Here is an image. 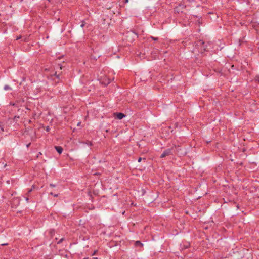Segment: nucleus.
Wrapping results in <instances>:
<instances>
[{"label": "nucleus", "instance_id": "f257e3e1", "mask_svg": "<svg viewBox=\"0 0 259 259\" xmlns=\"http://www.w3.org/2000/svg\"><path fill=\"white\" fill-rule=\"evenodd\" d=\"M98 80L101 84L104 85H107L111 81V79L106 75H103L100 76L99 78H98Z\"/></svg>", "mask_w": 259, "mask_h": 259}, {"label": "nucleus", "instance_id": "f03ea898", "mask_svg": "<svg viewBox=\"0 0 259 259\" xmlns=\"http://www.w3.org/2000/svg\"><path fill=\"white\" fill-rule=\"evenodd\" d=\"M172 150V149H166L161 155L160 157L161 158H163V157H165V156H166L167 155H170V154H171V150Z\"/></svg>", "mask_w": 259, "mask_h": 259}, {"label": "nucleus", "instance_id": "7ed1b4c3", "mask_svg": "<svg viewBox=\"0 0 259 259\" xmlns=\"http://www.w3.org/2000/svg\"><path fill=\"white\" fill-rule=\"evenodd\" d=\"M114 115L117 116V118L119 119H121L125 117V115L122 113H115Z\"/></svg>", "mask_w": 259, "mask_h": 259}, {"label": "nucleus", "instance_id": "20e7f679", "mask_svg": "<svg viewBox=\"0 0 259 259\" xmlns=\"http://www.w3.org/2000/svg\"><path fill=\"white\" fill-rule=\"evenodd\" d=\"M55 149L56 151L59 153L61 154L62 152V148L60 146H55Z\"/></svg>", "mask_w": 259, "mask_h": 259}, {"label": "nucleus", "instance_id": "39448f33", "mask_svg": "<svg viewBox=\"0 0 259 259\" xmlns=\"http://www.w3.org/2000/svg\"><path fill=\"white\" fill-rule=\"evenodd\" d=\"M135 245L136 246H143V244L141 243L140 241H137L135 242Z\"/></svg>", "mask_w": 259, "mask_h": 259}, {"label": "nucleus", "instance_id": "423d86ee", "mask_svg": "<svg viewBox=\"0 0 259 259\" xmlns=\"http://www.w3.org/2000/svg\"><path fill=\"white\" fill-rule=\"evenodd\" d=\"M4 89L5 90H11V89L10 87L8 85H5L4 86Z\"/></svg>", "mask_w": 259, "mask_h": 259}, {"label": "nucleus", "instance_id": "0eeeda50", "mask_svg": "<svg viewBox=\"0 0 259 259\" xmlns=\"http://www.w3.org/2000/svg\"><path fill=\"white\" fill-rule=\"evenodd\" d=\"M63 65L61 64H58L57 66V68H59L60 69V70H61L63 68Z\"/></svg>", "mask_w": 259, "mask_h": 259}, {"label": "nucleus", "instance_id": "6e6552de", "mask_svg": "<svg viewBox=\"0 0 259 259\" xmlns=\"http://www.w3.org/2000/svg\"><path fill=\"white\" fill-rule=\"evenodd\" d=\"M255 80L259 83V75H256L255 76Z\"/></svg>", "mask_w": 259, "mask_h": 259}, {"label": "nucleus", "instance_id": "1a4fd4ad", "mask_svg": "<svg viewBox=\"0 0 259 259\" xmlns=\"http://www.w3.org/2000/svg\"><path fill=\"white\" fill-rule=\"evenodd\" d=\"M84 25H85V22L84 21H82V24L80 26L82 28L84 27Z\"/></svg>", "mask_w": 259, "mask_h": 259}, {"label": "nucleus", "instance_id": "9d476101", "mask_svg": "<svg viewBox=\"0 0 259 259\" xmlns=\"http://www.w3.org/2000/svg\"><path fill=\"white\" fill-rule=\"evenodd\" d=\"M50 194L53 195V196H54V197H57L58 196L57 194H53L52 192H51Z\"/></svg>", "mask_w": 259, "mask_h": 259}, {"label": "nucleus", "instance_id": "9b49d317", "mask_svg": "<svg viewBox=\"0 0 259 259\" xmlns=\"http://www.w3.org/2000/svg\"><path fill=\"white\" fill-rule=\"evenodd\" d=\"M54 75L56 76L57 78L59 77V75L57 74V72H56L55 73Z\"/></svg>", "mask_w": 259, "mask_h": 259}, {"label": "nucleus", "instance_id": "f8f14e48", "mask_svg": "<svg viewBox=\"0 0 259 259\" xmlns=\"http://www.w3.org/2000/svg\"><path fill=\"white\" fill-rule=\"evenodd\" d=\"M50 187H55V185L53 184H51L50 185Z\"/></svg>", "mask_w": 259, "mask_h": 259}, {"label": "nucleus", "instance_id": "ddd939ff", "mask_svg": "<svg viewBox=\"0 0 259 259\" xmlns=\"http://www.w3.org/2000/svg\"><path fill=\"white\" fill-rule=\"evenodd\" d=\"M141 160H142V158H140H140H139V159H138V162H141Z\"/></svg>", "mask_w": 259, "mask_h": 259}, {"label": "nucleus", "instance_id": "4468645a", "mask_svg": "<svg viewBox=\"0 0 259 259\" xmlns=\"http://www.w3.org/2000/svg\"><path fill=\"white\" fill-rule=\"evenodd\" d=\"M151 38H152L153 39H154V40H157V38H154V37H151Z\"/></svg>", "mask_w": 259, "mask_h": 259}, {"label": "nucleus", "instance_id": "2eb2a0df", "mask_svg": "<svg viewBox=\"0 0 259 259\" xmlns=\"http://www.w3.org/2000/svg\"><path fill=\"white\" fill-rule=\"evenodd\" d=\"M97 252V251H95L94 253H93V255L96 254V252Z\"/></svg>", "mask_w": 259, "mask_h": 259}, {"label": "nucleus", "instance_id": "dca6fc26", "mask_svg": "<svg viewBox=\"0 0 259 259\" xmlns=\"http://www.w3.org/2000/svg\"><path fill=\"white\" fill-rule=\"evenodd\" d=\"M129 0H125L124 3H127Z\"/></svg>", "mask_w": 259, "mask_h": 259}, {"label": "nucleus", "instance_id": "f3484780", "mask_svg": "<svg viewBox=\"0 0 259 259\" xmlns=\"http://www.w3.org/2000/svg\"><path fill=\"white\" fill-rule=\"evenodd\" d=\"M20 38H21V37H20V36L18 37L17 38V39H17V40H18V39H20Z\"/></svg>", "mask_w": 259, "mask_h": 259}, {"label": "nucleus", "instance_id": "a211bd4d", "mask_svg": "<svg viewBox=\"0 0 259 259\" xmlns=\"http://www.w3.org/2000/svg\"><path fill=\"white\" fill-rule=\"evenodd\" d=\"M6 166H7V164H5V165H4V167H6Z\"/></svg>", "mask_w": 259, "mask_h": 259}, {"label": "nucleus", "instance_id": "6ab92c4d", "mask_svg": "<svg viewBox=\"0 0 259 259\" xmlns=\"http://www.w3.org/2000/svg\"><path fill=\"white\" fill-rule=\"evenodd\" d=\"M26 201H28V198H26Z\"/></svg>", "mask_w": 259, "mask_h": 259}, {"label": "nucleus", "instance_id": "aec40b11", "mask_svg": "<svg viewBox=\"0 0 259 259\" xmlns=\"http://www.w3.org/2000/svg\"><path fill=\"white\" fill-rule=\"evenodd\" d=\"M80 123L79 122V123H78L77 125H80Z\"/></svg>", "mask_w": 259, "mask_h": 259}, {"label": "nucleus", "instance_id": "412c9836", "mask_svg": "<svg viewBox=\"0 0 259 259\" xmlns=\"http://www.w3.org/2000/svg\"><path fill=\"white\" fill-rule=\"evenodd\" d=\"M46 130L48 131L49 130L48 127L47 128Z\"/></svg>", "mask_w": 259, "mask_h": 259}, {"label": "nucleus", "instance_id": "4be33fe9", "mask_svg": "<svg viewBox=\"0 0 259 259\" xmlns=\"http://www.w3.org/2000/svg\"><path fill=\"white\" fill-rule=\"evenodd\" d=\"M2 131H4V129L3 127H2Z\"/></svg>", "mask_w": 259, "mask_h": 259}, {"label": "nucleus", "instance_id": "5701e85b", "mask_svg": "<svg viewBox=\"0 0 259 259\" xmlns=\"http://www.w3.org/2000/svg\"><path fill=\"white\" fill-rule=\"evenodd\" d=\"M30 144H29L28 145H27V147H28V146H29V145H30Z\"/></svg>", "mask_w": 259, "mask_h": 259}]
</instances>
